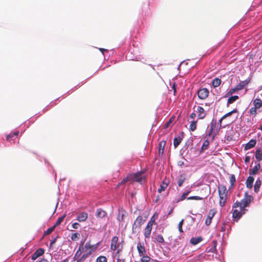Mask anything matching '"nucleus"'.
Segmentation results:
<instances>
[{"mask_svg":"<svg viewBox=\"0 0 262 262\" xmlns=\"http://www.w3.org/2000/svg\"><path fill=\"white\" fill-rule=\"evenodd\" d=\"M217 189L220 196L219 203L221 206L223 207L226 203L228 190L224 185L219 186Z\"/></svg>","mask_w":262,"mask_h":262,"instance_id":"nucleus-1","label":"nucleus"},{"mask_svg":"<svg viewBox=\"0 0 262 262\" xmlns=\"http://www.w3.org/2000/svg\"><path fill=\"white\" fill-rule=\"evenodd\" d=\"M119 238L118 236H114L111 241L110 249L111 250L115 251L117 249V254H119L122 251L123 249V243L124 242L122 241L121 243H118Z\"/></svg>","mask_w":262,"mask_h":262,"instance_id":"nucleus-2","label":"nucleus"},{"mask_svg":"<svg viewBox=\"0 0 262 262\" xmlns=\"http://www.w3.org/2000/svg\"><path fill=\"white\" fill-rule=\"evenodd\" d=\"M145 220H143V217L139 215L135 220L133 226L132 232L133 233H137L140 231L141 226L144 223Z\"/></svg>","mask_w":262,"mask_h":262,"instance_id":"nucleus-3","label":"nucleus"},{"mask_svg":"<svg viewBox=\"0 0 262 262\" xmlns=\"http://www.w3.org/2000/svg\"><path fill=\"white\" fill-rule=\"evenodd\" d=\"M253 199L251 195L249 194L248 192H245L244 199L241 201L243 208L244 209L245 207L249 206Z\"/></svg>","mask_w":262,"mask_h":262,"instance_id":"nucleus-4","label":"nucleus"},{"mask_svg":"<svg viewBox=\"0 0 262 262\" xmlns=\"http://www.w3.org/2000/svg\"><path fill=\"white\" fill-rule=\"evenodd\" d=\"M130 176L132 178L131 180L139 183H141L143 180H144L145 178L142 171L138 172L133 174H130Z\"/></svg>","mask_w":262,"mask_h":262,"instance_id":"nucleus-5","label":"nucleus"},{"mask_svg":"<svg viewBox=\"0 0 262 262\" xmlns=\"http://www.w3.org/2000/svg\"><path fill=\"white\" fill-rule=\"evenodd\" d=\"M197 94L200 99L204 100L208 97L209 92L207 89L203 88L198 90Z\"/></svg>","mask_w":262,"mask_h":262,"instance_id":"nucleus-6","label":"nucleus"},{"mask_svg":"<svg viewBox=\"0 0 262 262\" xmlns=\"http://www.w3.org/2000/svg\"><path fill=\"white\" fill-rule=\"evenodd\" d=\"M216 213V211L215 209H212L210 210L207 217L205 220V224L207 226H209L211 223L212 219L214 216L215 214Z\"/></svg>","mask_w":262,"mask_h":262,"instance_id":"nucleus-7","label":"nucleus"},{"mask_svg":"<svg viewBox=\"0 0 262 262\" xmlns=\"http://www.w3.org/2000/svg\"><path fill=\"white\" fill-rule=\"evenodd\" d=\"M198 114V119H204L207 113L205 111L204 108L202 106H198L196 108Z\"/></svg>","mask_w":262,"mask_h":262,"instance_id":"nucleus-8","label":"nucleus"},{"mask_svg":"<svg viewBox=\"0 0 262 262\" xmlns=\"http://www.w3.org/2000/svg\"><path fill=\"white\" fill-rule=\"evenodd\" d=\"M45 250L42 248L38 249L32 255L31 259L33 260L36 259L38 257L44 254Z\"/></svg>","mask_w":262,"mask_h":262,"instance_id":"nucleus-9","label":"nucleus"},{"mask_svg":"<svg viewBox=\"0 0 262 262\" xmlns=\"http://www.w3.org/2000/svg\"><path fill=\"white\" fill-rule=\"evenodd\" d=\"M250 79H247L245 80L241 81L239 83L235 85V89L242 90L245 86L247 85L250 82Z\"/></svg>","mask_w":262,"mask_h":262,"instance_id":"nucleus-10","label":"nucleus"},{"mask_svg":"<svg viewBox=\"0 0 262 262\" xmlns=\"http://www.w3.org/2000/svg\"><path fill=\"white\" fill-rule=\"evenodd\" d=\"M137 250L140 256L144 255L146 253V250L143 244L138 243L137 244Z\"/></svg>","mask_w":262,"mask_h":262,"instance_id":"nucleus-11","label":"nucleus"},{"mask_svg":"<svg viewBox=\"0 0 262 262\" xmlns=\"http://www.w3.org/2000/svg\"><path fill=\"white\" fill-rule=\"evenodd\" d=\"M152 226L149 224H147L146 227L144 229V235L146 238L150 237L151 231L152 230Z\"/></svg>","mask_w":262,"mask_h":262,"instance_id":"nucleus-12","label":"nucleus"},{"mask_svg":"<svg viewBox=\"0 0 262 262\" xmlns=\"http://www.w3.org/2000/svg\"><path fill=\"white\" fill-rule=\"evenodd\" d=\"M107 215L105 211L101 208L97 209L96 210V216L99 218H104Z\"/></svg>","mask_w":262,"mask_h":262,"instance_id":"nucleus-13","label":"nucleus"},{"mask_svg":"<svg viewBox=\"0 0 262 262\" xmlns=\"http://www.w3.org/2000/svg\"><path fill=\"white\" fill-rule=\"evenodd\" d=\"M87 218L88 214L86 212H81L78 215L77 220L80 222H84Z\"/></svg>","mask_w":262,"mask_h":262,"instance_id":"nucleus-14","label":"nucleus"},{"mask_svg":"<svg viewBox=\"0 0 262 262\" xmlns=\"http://www.w3.org/2000/svg\"><path fill=\"white\" fill-rule=\"evenodd\" d=\"M83 244H84V243L82 242L80 245V246L79 247V248H78V250L77 251V252H76V253H75V254L74 255V259L78 258L80 256V255H81V254H82V250L84 248V247H83Z\"/></svg>","mask_w":262,"mask_h":262,"instance_id":"nucleus-15","label":"nucleus"},{"mask_svg":"<svg viewBox=\"0 0 262 262\" xmlns=\"http://www.w3.org/2000/svg\"><path fill=\"white\" fill-rule=\"evenodd\" d=\"M256 140L251 139L250 140L248 143H247L245 147V149L246 150H248L253 147H254L256 145Z\"/></svg>","mask_w":262,"mask_h":262,"instance_id":"nucleus-16","label":"nucleus"},{"mask_svg":"<svg viewBox=\"0 0 262 262\" xmlns=\"http://www.w3.org/2000/svg\"><path fill=\"white\" fill-rule=\"evenodd\" d=\"M84 248L90 250L89 252H94L97 248V246L95 245H92L90 242H87L84 246Z\"/></svg>","mask_w":262,"mask_h":262,"instance_id":"nucleus-17","label":"nucleus"},{"mask_svg":"<svg viewBox=\"0 0 262 262\" xmlns=\"http://www.w3.org/2000/svg\"><path fill=\"white\" fill-rule=\"evenodd\" d=\"M19 134V132L16 131L13 133H11L9 135H7L6 136V140L8 141H11L14 140L15 138H16Z\"/></svg>","mask_w":262,"mask_h":262,"instance_id":"nucleus-18","label":"nucleus"},{"mask_svg":"<svg viewBox=\"0 0 262 262\" xmlns=\"http://www.w3.org/2000/svg\"><path fill=\"white\" fill-rule=\"evenodd\" d=\"M254 180V179L253 177L249 176L247 178L246 182V184L247 187H248L250 189L252 188V187L253 186Z\"/></svg>","mask_w":262,"mask_h":262,"instance_id":"nucleus-19","label":"nucleus"},{"mask_svg":"<svg viewBox=\"0 0 262 262\" xmlns=\"http://www.w3.org/2000/svg\"><path fill=\"white\" fill-rule=\"evenodd\" d=\"M203 240L202 237H192L190 240V243L193 245H196Z\"/></svg>","mask_w":262,"mask_h":262,"instance_id":"nucleus-20","label":"nucleus"},{"mask_svg":"<svg viewBox=\"0 0 262 262\" xmlns=\"http://www.w3.org/2000/svg\"><path fill=\"white\" fill-rule=\"evenodd\" d=\"M260 168V165L259 163H258L256 165H255L252 169H250L249 173L251 175H255L257 173L258 170Z\"/></svg>","mask_w":262,"mask_h":262,"instance_id":"nucleus-21","label":"nucleus"},{"mask_svg":"<svg viewBox=\"0 0 262 262\" xmlns=\"http://www.w3.org/2000/svg\"><path fill=\"white\" fill-rule=\"evenodd\" d=\"M254 107L258 109L262 106V101L258 98H256L253 101Z\"/></svg>","mask_w":262,"mask_h":262,"instance_id":"nucleus-22","label":"nucleus"},{"mask_svg":"<svg viewBox=\"0 0 262 262\" xmlns=\"http://www.w3.org/2000/svg\"><path fill=\"white\" fill-rule=\"evenodd\" d=\"M183 140V138L179 136L178 137L174 138L173 139V146L174 148H177L180 144L181 143Z\"/></svg>","mask_w":262,"mask_h":262,"instance_id":"nucleus-23","label":"nucleus"},{"mask_svg":"<svg viewBox=\"0 0 262 262\" xmlns=\"http://www.w3.org/2000/svg\"><path fill=\"white\" fill-rule=\"evenodd\" d=\"M242 215L241 211L237 209H235L232 213V217L236 219V221H237L241 217Z\"/></svg>","mask_w":262,"mask_h":262,"instance_id":"nucleus-24","label":"nucleus"},{"mask_svg":"<svg viewBox=\"0 0 262 262\" xmlns=\"http://www.w3.org/2000/svg\"><path fill=\"white\" fill-rule=\"evenodd\" d=\"M235 182H236V178H235L234 174H231L230 176V183L231 185L229 188V189H232L234 187V186L235 185Z\"/></svg>","mask_w":262,"mask_h":262,"instance_id":"nucleus-25","label":"nucleus"},{"mask_svg":"<svg viewBox=\"0 0 262 262\" xmlns=\"http://www.w3.org/2000/svg\"><path fill=\"white\" fill-rule=\"evenodd\" d=\"M165 145V141H162L159 144V154H163L164 150V147Z\"/></svg>","mask_w":262,"mask_h":262,"instance_id":"nucleus-26","label":"nucleus"},{"mask_svg":"<svg viewBox=\"0 0 262 262\" xmlns=\"http://www.w3.org/2000/svg\"><path fill=\"white\" fill-rule=\"evenodd\" d=\"M186 178L184 174H181L178 180V185L179 187L182 186L184 182L185 181Z\"/></svg>","mask_w":262,"mask_h":262,"instance_id":"nucleus-27","label":"nucleus"},{"mask_svg":"<svg viewBox=\"0 0 262 262\" xmlns=\"http://www.w3.org/2000/svg\"><path fill=\"white\" fill-rule=\"evenodd\" d=\"M167 186L168 184L166 182H163V183L160 185V188L158 189V192L161 193L162 191H164Z\"/></svg>","mask_w":262,"mask_h":262,"instance_id":"nucleus-28","label":"nucleus"},{"mask_svg":"<svg viewBox=\"0 0 262 262\" xmlns=\"http://www.w3.org/2000/svg\"><path fill=\"white\" fill-rule=\"evenodd\" d=\"M255 158L258 161L262 160V154L260 149H257L255 151Z\"/></svg>","mask_w":262,"mask_h":262,"instance_id":"nucleus-29","label":"nucleus"},{"mask_svg":"<svg viewBox=\"0 0 262 262\" xmlns=\"http://www.w3.org/2000/svg\"><path fill=\"white\" fill-rule=\"evenodd\" d=\"M198 121L196 120H193L191 122L190 126H189V129L191 131H194L196 128V125H197Z\"/></svg>","mask_w":262,"mask_h":262,"instance_id":"nucleus-30","label":"nucleus"},{"mask_svg":"<svg viewBox=\"0 0 262 262\" xmlns=\"http://www.w3.org/2000/svg\"><path fill=\"white\" fill-rule=\"evenodd\" d=\"M260 185H261L260 180L259 179L257 180L254 184V191L255 192H258V191L259 190V188L260 187Z\"/></svg>","mask_w":262,"mask_h":262,"instance_id":"nucleus-31","label":"nucleus"},{"mask_svg":"<svg viewBox=\"0 0 262 262\" xmlns=\"http://www.w3.org/2000/svg\"><path fill=\"white\" fill-rule=\"evenodd\" d=\"M212 83L213 87L216 88L221 84V80L218 78H216L213 80Z\"/></svg>","mask_w":262,"mask_h":262,"instance_id":"nucleus-32","label":"nucleus"},{"mask_svg":"<svg viewBox=\"0 0 262 262\" xmlns=\"http://www.w3.org/2000/svg\"><path fill=\"white\" fill-rule=\"evenodd\" d=\"M238 99V96L236 95L232 96L229 97L227 101V104H231Z\"/></svg>","mask_w":262,"mask_h":262,"instance_id":"nucleus-33","label":"nucleus"},{"mask_svg":"<svg viewBox=\"0 0 262 262\" xmlns=\"http://www.w3.org/2000/svg\"><path fill=\"white\" fill-rule=\"evenodd\" d=\"M66 215H64L62 216L59 217L57 221H56L55 224L53 225V226L56 228L57 226L59 225L61 222L63 221Z\"/></svg>","mask_w":262,"mask_h":262,"instance_id":"nucleus-34","label":"nucleus"},{"mask_svg":"<svg viewBox=\"0 0 262 262\" xmlns=\"http://www.w3.org/2000/svg\"><path fill=\"white\" fill-rule=\"evenodd\" d=\"M237 112H238L236 108H234L232 111H231V112L226 114L223 116H222V119H224L226 118H227V117L230 116L232 114L236 113H237Z\"/></svg>","mask_w":262,"mask_h":262,"instance_id":"nucleus-35","label":"nucleus"},{"mask_svg":"<svg viewBox=\"0 0 262 262\" xmlns=\"http://www.w3.org/2000/svg\"><path fill=\"white\" fill-rule=\"evenodd\" d=\"M190 193V191H188L186 192H184L182 194V195H181V196L180 197V198L178 199V200L177 201V203H178L180 201H182L183 200H184L186 198V196Z\"/></svg>","mask_w":262,"mask_h":262,"instance_id":"nucleus-36","label":"nucleus"},{"mask_svg":"<svg viewBox=\"0 0 262 262\" xmlns=\"http://www.w3.org/2000/svg\"><path fill=\"white\" fill-rule=\"evenodd\" d=\"M209 145V142L208 140H206L204 141L203 145L201 147L202 150H204L208 148Z\"/></svg>","mask_w":262,"mask_h":262,"instance_id":"nucleus-37","label":"nucleus"},{"mask_svg":"<svg viewBox=\"0 0 262 262\" xmlns=\"http://www.w3.org/2000/svg\"><path fill=\"white\" fill-rule=\"evenodd\" d=\"M132 180V178L129 175H128L125 178H124L119 183V184L120 185H123V184L125 183L126 182H127V181H129L130 180Z\"/></svg>","mask_w":262,"mask_h":262,"instance_id":"nucleus-38","label":"nucleus"},{"mask_svg":"<svg viewBox=\"0 0 262 262\" xmlns=\"http://www.w3.org/2000/svg\"><path fill=\"white\" fill-rule=\"evenodd\" d=\"M156 241L159 243H163L164 239L163 236L161 234H158L155 238Z\"/></svg>","mask_w":262,"mask_h":262,"instance_id":"nucleus-39","label":"nucleus"},{"mask_svg":"<svg viewBox=\"0 0 262 262\" xmlns=\"http://www.w3.org/2000/svg\"><path fill=\"white\" fill-rule=\"evenodd\" d=\"M142 257H141L140 260L141 262H149L150 260L151 259V258L147 256V255H142Z\"/></svg>","mask_w":262,"mask_h":262,"instance_id":"nucleus-40","label":"nucleus"},{"mask_svg":"<svg viewBox=\"0 0 262 262\" xmlns=\"http://www.w3.org/2000/svg\"><path fill=\"white\" fill-rule=\"evenodd\" d=\"M80 237V234L78 233H74L72 234L71 235V239L72 241H75L77 239H78Z\"/></svg>","mask_w":262,"mask_h":262,"instance_id":"nucleus-41","label":"nucleus"},{"mask_svg":"<svg viewBox=\"0 0 262 262\" xmlns=\"http://www.w3.org/2000/svg\"><path fill=\"white\" fill-rule=\"evenodd\" d=\"M96 262H107V258L104 256H100L97 258Z\"/></svg>","mask_w":262,"mask_h":262,"instance_id":"nucleus-42","label":"nucleus"},{"mask_svg":"<svg viewBox=\"0 0 262 262\" xmlns=\"http://www.w3.org/2000/svg\"><path fill=\"white\" fill-rule=\"evenodd\" d=\"M55 227L53 226L52 227L48 228L47 231H45L43 233V235L46 236L47 235H49L51 234L55 229Z\"/></svg>","mask_w":262,"mask_h":262,"instance_id":"nucleus-43","label":"nucleus"},{"mask_svg":"<svg viewBox=\"0 0 262 262\" xmlns=\"http://www.w3.org/2000/svg\"><path fill=\"white\" fill-rule=\"evenodd\" d=\"M215 125H216V122H213V121H212L211 122V125H210V129H209V133L208 134V136H211V135L212 134L213 130L214 127L215 126Z\"/></svg>","mask_w":262,"mask_h":262,"instance_id":"nucleus-44","label":"nucleus"},{"mask_svg":"<svg viewBox=\"0 0 262 262\" xmlns=\"http://www.w3.org/2000/svg\"><path fill=\"white\" fill-rule=\"evenodd\" d=\"M174 118V117L172 116L169 119V120L165 124V127H164L165 128L168 127V126L170 125V124L172 123Z\"/></svg>","mask_w":262,"mask_h":262,"instance_id":"nucleus-45","label":"nucleus"},{"mask_svg":"<svg viewBox=\"0 0 262 262\" xmlns=\"http://www.w3.org/2000/svg\"><path fill=\"white\" fill-rule=\"evenodd\" d=\"M203 199L204 198L203 197H200L199 196H191L188 197L187 198V200H203Z\"/></svg>","mask_w":262,"mask_h":262,"instance_id":"nucleus-46","label":"nucleus"},{"mask_svg":"<svg viewBox=\"0 0 262 262\" xmlns=\"http://www.w3.org/2000/svg\"><path fill=\"white\" fill-rule=\"evenodd\" d=\"M184 220L183 219H182L179 223L178 224V229H179V231L180 232H183V229H182V226H183V225L184 224Z\"/></svg>","mask_w":262,"mask_h":262,"instance_id":"nucleus-47","label":"nucleus"},{"mask_svg":"<svg viewBox=\"0 0 262 262\" xmlns=\"http://www.w3.org/2000/svg\"><path fill=\"white\" fill-rule=\"evenodd\" d=\"M239 207L241 210H242L243 208L242 206V204L241 202L236 201L234 205H233V208Z\"/></svg>","mask_w":262,"mask_h":262,"instance_id":"nucleus-48","label":"nucleus"},{"mask_svg":"<svg viewBox=\"0 0 262 262\" xmlns=\"http://www.w3.org/2000/svg\"><path fill=\"white\" fill-rule=\"evenodd\" d=\"M257 109V108H255V107H251L249 111L250 113L252 115H256Z\"/></svg>","mask_w":262,"mask_h":262,"instance_id":"nucleus-49","label":"nucleus"},{"mask_svg":"<svg viewBox=\"0 0 262 262\" xmlns=\"http://www.w3.org/2000/svg\"><path fill=\"white\" fill-rule=\"evenodd\" d=\"M91 252H87L86 253H84L81 257H82V259H83L84 260L86 258H87L89 255H90L91 254Z\"/></svg>","mask_w":262,"mask_h":262,"instance_id":"nucleus-50","label":"nucleus"},{"mask_svg":"<svg viewBox=\"0 0 262 262\" xmlns=\"http://www.w3.org/2000/svg\"><path fill=\"white\" fill-rule=\"evenodd\" d=\"M155 223H156V222H155V218H154V216H152L151 217V219H150V221L148 222V223H147V224H149V225H150L153 226V225H154V224H155Z\"/></svg>","mask_w":262,"mask_h":262,"instance_id":"nucleus-51","label":"nucleus"},{"mask_svg":"<svg viewBox=\"0 0 262 262\" xmlns=\"http://www.w3.org/2000/svg\"><path fill=\"white\" fill-rule=\"evenodd\" d=\"M124 214L123 213H122L121 215L119 214V215H118V218H117L119 222H122L124 220Z\"/></svg>","mask_w":262,"mask_h":262,"instance_id":"nucleus-52","label":"nucleus"},{"mask_svg":"<svg viewBox=\"0 0 262 262\" xmlns=\"http://www.w3.org/2000/svg\"><path fill=\"white\" fill-rule=\"evenodd\" d=\"M58 237V236H57L55 238H54L53 240L51 241V242L50 244V246H52L53 244H54L56 243V239Z\"/></svg>","mask_w":262,"mask_h":262,"instance_id":"nucleus-53","label":"nucleus"},{"mask_svg":"<svg viewBox=\"0 0 262 262\" xmlns=\"http://www.w3.org/2000/svg\"><path fill=\"white\" fill-rule=\"evenodd\" d=\"M80 225L78 223H74L72 224V227L74 229H77Z\"/></svg>","mask_w":262,"mask_h":262,"instance_id":"nucleus-54","label":"nucleus"},{"mask_svg":"<svg viewBox=\"0 0 262 262\" xmlns=\"http://www.w3.org/2000/svg\"><path fill=\"white\" fill-rule=\"evenodd\" d=\"M195 117H196V114L194 112L192 113L190 115V118L192 119H194L195 118Z\"/></svg>","mask_w":262,"mask_h":262,"instance_id":"nucleus-55","label":"nucleus"},{"mask_svg":"<svg viewBox=\"0 0 262 262\" xmlns=\"http://www.w3.org/2000/svg\"><path fill=\"white\" fill-rule=\"evenodd\" d=\"M250 158L249 156H246L245 157V162L246 163H249V161H250Z\"/></svg>","mask_w":262,"mask_h":262,"instance_id":"nucleus-56","label":"nucleus"},{"mask_svg":"<svg viewBox=\"0 0 262 262\" xmlns=\"http://www.w3.org/2000/svg\"><path fill=\"white\" fill-rule=\"evenodd\" d=\"M221 231L224 232L225 231V223H223L222 226L221 227Z\"/></svg>","mask_w":262,"mask_h":262,"instance_id":"nucleus-57","label":"nucleus"},{"mask_svg":"<svg viewBox=\"0 0 262 262\" xmlns=\"http://www.w3.org/2000/svg\"><path fill=\"white\" fill-rule=\"evenodd\" d=\"M239 90H236L235 89V86L233 88V89H231L230 91H229V93H230L231 94H232L233 93L235 92V91H238Z\"/></svg>","mask_w":262,"mask_h":262,"instance_id":"nucleus-58","label":"nucleus"},{"mask_svg":"<svg viewBox=\"0 0 262 262\" xmlns=\"http://www.w3.org/2000/svg\"><path fill=\"white\" fill-rule=\"evenodd\" d=\"M99 50L102 52L103 54H104V52H108V50L103 48H99Z\"/></svg>","mask_w":262,"mask_h":262,"instance_id":"nucleus-59","label":"nucleus"},{"mask_svg":"<svg viewBox=\"0 0 262 262\" xmlns=\"http://www.w3.org/2000/svg\"><path fill=\"white\" fill-rule=\"evenodd\" d=\"M38 262H48L47 259L45 258H42Z\"/></svg>","mask_w":262,"mask_h":262,"instance_id":"nucleus-60","label":"nucleus"},{"mask_svg":"<svg viewBox=\"0 0 262 262\" xmlns=\"http://www.w3.org/2000/svg\"><path fill=\"white\" fill-rule=\"evenodd\" d=\"M182 64H186V65H187V64H188V62L184 60V61H183L181 62L180 63L179 66H182Z\"/></svg>","mask_w":262,"mask_h":262,"instance_id":"nucleus-61","label":"nucleus"},{"mask_svg":"<svg viewBox=\"0 0 262 262\" xmlns=\"http://www.w3.org/2000/svg\"><path fill=\"white\" fill-rule=\"evenodd\" d=\"M84 260L83 259H82V257H81L79 259H78L77 261V262H83Z\"/></svg>","mask_w":262,"mask_h":262,"instance_id":"nucleus-62","label":"nucleus"},{"mask_svg":"<svg viewBox=\"0 0 262 262\" xmlns=\"http://www.w3.org/2000/svg\"><path fill=\"white\" fill-rule=\"evenodd\" d=\"M122 261V262H125V259H123V260H121V259L120 258H118L117 259V260L116 262H121V261Z\"/></svg>","mask_w":262,"mask_h":262,"instance_id":"nucleus-63","label":"nucleus"},{"mask_svg":"<svg viewBox=\"0 0 262 262\" xmlns=\"http://www.w3.org/2000/svg\"><path fill=\"white\" fill-rule=\"evenodd\" d=\"M224 119H222V117L219 120L220 126H221L222 122Z\"/></svg>","mask_w":262,"mask_h":262,"instance_id":"nucleus-64","label":"nucleus"}]
</instances>
